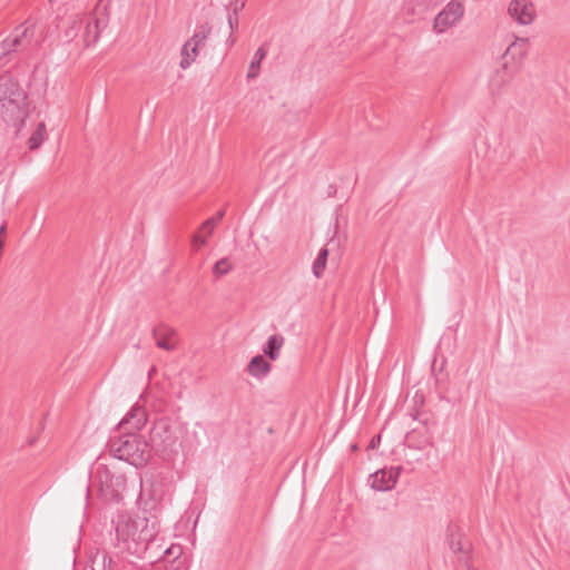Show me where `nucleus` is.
<instances>
[{"label":"nucleus","mask_w":570,"mask_h":570,"mask_svg":"<svg viewBox=\"0 0 570 570\" xmlns=\"http://www.w3.org/2000/svg\"><path fill=\"white\" fill-rule=\"evenodd\" d=\"M42 42L36 23L26 21L0 42V66L7 65L12 53H32Z\"/></svg>","instance_id":"obj_3"},{"label":"nucleus","mask_w":570,"mask_h":570,"mask_svg":"<svg viewBox=\"0 0 570 570\" xmlns=\"http://www.w3.org/2000/svg\"><path fill=\"white\" fill-rule=\"evenodd\" d=\"M224 212L217 213V215L214 217L216 219V224L223 218Z\"/></svg>","instance_id":"obj_29"},{"label":"nucleus","mask_w":570,"mask_h":570,"mask_svg":"<svg viewBox=\"0 0 570 570\" xmlns=\"http://www.w3.org/2000/svg\"><path fill=\"white\" fill-rule=\"evenodd\" d=\"M284 342L285 340L281 334H274L269 336L263 347L264 354L272 361L277 360L279 357L281 348L283 347Z\"/></svg>","instance_id":"obj_15"},{"label":"nucleus","mask_w":570,"mask_h":570,"mask_svg":"<svg viewBox=\"0 0 570 570\" xmlns=\"http://www.w3.org/2000/svg\"><path fill=\"white\" fill-rule=\"evenodd\" d=\"M115 524L116 546L121 552L139 554L155 537V529L149 527L147 518L132 519L121 514Z\"/></svg>","instance_id":"obj_1"},{"label":"nucleus","mask_w":570,"mask_h":570,"mask_svg":"<svg viewBox=\"0 0 570 570\" xmlns=\"http://www.w3.org/2000/svg\"><path fill=\"white\" fill-rule=\"evenodd\" d=\"M449 542L450 548L453 552H465L464 544L461 542V539L455 534L451 533Z\"/></svg>","instance_id":"obj_22"},{"label":"nucleus","mask_w":570,"mask_h":570,"mask_svg":"<svg viewBox=\"0 0 570 570\" xmlns=\"http://www.w3.org/2000/svg\"><path fill=\"white\" fill-rule=\"evenodd\" d=\"M371 446L374 448L375 446V442L374 440L371 442Z\"/></svg>","instance_id":"obj_32"},{"label":"nucleus","mask_w":570,"mask_h":570,"mask_svg":"<svg viewBox=\"0 0 570 570\" xmlns=\"http://www.w3.org/2000/svg\"><path fill=\"white\" fill-rule=\"evenodd\" d=\"M245 8V1L243 0H230L228 4V12L238 14Z\"/></svg>","instance_id":"obj_25"},{"label":"nucleus","mask_w":570,"mask_h":570,"mask_svg":"<svg viewBox=\"0 0 570 570\" xmlns=\"http://www.w3.org/2000/svg\"><path fill=\"white\" fill-rule=\"evenodd\" d=\"M95 478H98L100 483H105L107 485L110 481L109 472L106 469H104V471H101V469L98 468Z\"/></svg>","instance_id":"obj_27"},{"label":"nucleus","mask_w":570,"mask_h":570,"mask_svg":"<svg viewBox=\"0 0 570 570\" xmlns=\"http://www.w3.org/2000/svg\"><path fill=\"white\" fill-rule=\"evenodd\" d=\"M0 107L3 120L19 131L29 116L27 94L8 73L0 76Z\"/></svg>","instance_id":"obj_2"},{"label":"nucleus","mask_w":570,"mask_h":570,"mask_svg":"<svg viewBox=\"0 0 570 570\" xmlns=\"http://www.w3.org/2000/svg\"><path fill=\"white\" fill-rule=\"evenodd\" d=\"M210 33L212 26L208 22H204L196 28L194 36L181 48V60L179 63L181 69L190 67L199 53V48L205 45Z\"/></svg>","instance_id":"obj_6"},{"label":"nucleus","mask_w":570,"mask_h":570,"mask_svg":"<svg viewBox=\"0 0 570 570\" xmlns=\"http://www.w3.org/2000/svg\"><path fill=\"white\" fill-rule=\"evenodd\" d=\"M156 345L165 351H174L177 346V333L167 325H158L153 330Z\"/></svg>","instance_id":"obj_12"},{"label":"nucleus","mask_w":570,"mask_h":570,"mask_svg":"<svg viewBox=\"0 0 570 570\" xmlns=\"http://www.w3.org/2000/svg\"><path fill=\"white\" fill-rule=\"evenodd\" d=\"M150 449L156 451L165 450L171 443L170 428L165 421H158L154 424L149 434Z\"/></svg>","instance_id":"obj_11"},{"label":"nucleus","mask_w":570,"mask_h":570,"mask_svg":"<svg viewBox=\"0 0 570 570\" xmlns=\"http://www.w3.org/2000/svg\"><path fill=\"white\" fill-rule=\"evenodd\" d=\"M183 548L179 544H171L167 548L163 556L164 563H170L174 570H180L184 567V560L180 559Z\"/></svg>","instance_id":"obj_16"},{"label":"nucleus","mask_w":570,"mask_h":570,"mask_svg":"<svg viewBox=\"0 0 570 570\" xmlns=\"http://www.w3.org/2000/svg\"><path fill=\"white\" fill-rule=\"evenodd\" d=\"M440 1H441V0H423V3H424V4H428V3H430V2H435V3H438V2H440Z\"/></svg>","instance_id":"obj_30"},{"label":"nucleus","mask_w":570,"mask_h":570,"mask_svg":"<svg viewBox=\"0 0 570 570\" xmlns=\"http://www.w3.org/2000/svg\"><path fill=\"white\" fill-rule=\"evenodd\" d=\"M327 257H328V249L323 247L318 252L317 257L313 262V266H312L313 274L316 278H320L323 275L324 269L326 267Z\"/></svg>","instance_id":"obj_19"},{"label":"nucleus","mask_w":570,"mask_h":570,"mask_svg":"<svg viewBox=\"0 0 570 570\" xmlns=\"http://www.w3.org/2000/svg\"><path fill=\"white\" fill-rule=\"evenodd\" d=\"M465 14V0H450L433 20V31L442 35L458 26Z\"/></svg>","instance_id":"obj_5"},{"label":"nucleus","mask_w":570,"mask_h":570,"mask_svg":"<svg viewBox=\"0 0 570 570\" xmlns=\"http://www.w3.org/2000/svg\"><path fill=\"white\" fill-rule=\"evenodd\" d=\"M227 21H228V26H229V29H230V42L234 43L235 39L232 37V35L238 28V14H234V13L228 12Z\"/></svg>","instance_id":"obj_23"},{"label":"nucleus","mask_w":570,"mask_h":570,"mask_svg":"<svg viewBox=\"0 0 570 570\" xmlns=\"http://www.w3.org/2000/svg\"><path fill=\"white\" fill-rule=\"evenodd\" d=\"M271 370V363H268L262 355L254 356L247 365V372L257 379L265 377Z\"/></svg>","instance_id":"obj_14"},{"label":"nucleus","mask_w":570,"mask_h":570,"mask_svg":"<svg viewBox=\"0 0 570 570\" xmlns=\"http://www.w3.org/2000/svg\"><path fill=\"white\" fill-rule=\"evenodd\" d=\"M202 233L203 232L199 230L193 236V245L196 249H199L202 246L206 245L207 238L209 237L206 234L203 235Z\"/></svg>","instance_id":"obj_24"},{"label":"nucleus","mask_w":570,"mask_h":570,"mask_svg":"<svg viewBox=\"0 0 570 570\" xmlns=\"http://www.w3.org/2000/svg\"><path fill=\"white\" fill-rule=\"evenodd\" d=\"M267 51L264 49V47H259L256 52L254 53V57L250 61L248 71H247V78L248 79H255L259 73V68L263 59L266 57Z\"/></svg>","instance_id":"obj_18"},{"label":"nucleus","mask_w":570,"mask_h":570,"mask_svg":"<svg viewBox=\"0 0 570 570\" xmlns=\"http://www.w3.org/2000/svg\"><path fill=\"white\" fill-rule=\"evenodd\" d=\"M509 14L520 24H531L537 16L535 7L530 0H512L508 8Z\"/></svg>","instance_id":"obj_9"},{"label":"nucleus","mask_w":570,"mask_h":570,"mask_svg":"<svg viewBox=\"0 0 570 570\" xmlns=\"http://www.w3.org/2000/svg\"><path fill=\"white\" fill-rule=\"evenodd\" d=\"M233 268L232 263L228 258L224 257L217 261L213 266V273L216 277H222L228 274Z\"/></svg>","instance_id":"obj_21"},{"label":"nucleus","mask_w":570,"mask_h":570,"mask_svg":"<svg viewBox=\"0 0 570 570\" xmlns=\"http://www.w3.org/2000/svg\"><path fill=\"white\" fill-rule=\"evenodd\" d=\"M46 137V125L45 122H39L33 134L28 139V147L30 150H35L39 148V146L45 141Z\"/></svg>","instance_id":"obj_20"},{"label":"nucleus","mask_w":570,"mask_h":570,"mask_svg":"<svg viewBox=\"0 0 570 570\" xmlns=\"http://www.w3.org/2000/svg\"><path fill=\"white\" fill-rule=\"evenodd\" d=\"M402 468L382 469L370 475L371 487L376 491H389L394 488Z\"/></svg>","instance_id":"obj_10"},{"label":"nucleus","mask_w":570,"mask_h":570,"mask_svg":"<svg viewBox=\"0 0 570 570\" xmlns=\"http://www.w3.org/2000/svg\"><path fill=\"white\" fill-rule=\"evenodd\" d=\"M147 422V414L142 406L134 405L129 413L120 421L119 426L129 432L139 431Z\"/></svg>","instance_id":"obj_13"},{"label":"nucleus","mask_w":570,"mask_h":570,"mask_svg":"<svg viewBox=\"0 0 570 570\" xmlns=\"http://www.w3.org/2000/svg\"><path fill=\"white\" fill-rule=\"evenodd\" d=\"M528 38H515V40L505 49L502 56V69L509 77L514 76L520 70L528 53Z\"/></svg>","instance_id":"obj_7"},{"label":"nucleus","mask_w":570,"mask_h":570,"mask_svg":"<svg viewBox=\"0 0 570 570\" xmlns=\"http://www.w3.org/2000/svg\"><path fill=\"white\" fill-rule=\"evenodd\" d=\"M105 11L106 9L100 10L98 4L94 14L87 18L83 32V42L87 47L96 43L101 31L108 26L109 19Z\"/></svg>","instance_id":"obj_8"},{"label":"nucleus","mask_w":570,"mask_h":570,"mask_svg":"<svg viewBox=\"0 0 570 570\" xmlns=\"http://www.w3.org/2000/svg\"><path fill=\"white\" fill-rule=\"evenodd\" d=\"M491 90L494 94V80H492V82H491Z\"/></svg>","instance_id":"obj_31"},{"label":"nucleus","mask_w":570,"mask_h":570,"mask_svg":"<svg viewBox=\"0 0 570 570\" xmlns=\"http://www.w3.org/2000/svg\"><path fill=\"white\" fill-rule=\"evenodd\" d=\"M134 570H158V569H156L153 564H147V566L134 569Z\"/></svg>","instance_id":"obj_28"},{"label":"nucleus","mask_w":570,"mask_h":570,"mask_svg":"<svg viewBox=\"0 0 570 570\" xmlns=\"http://www.w3.org/2000/svg\"><path fill=\"white\" fill-rule=\"evenodd\" d=\"M83 24V19L79 16H72L68 20V26L65 29V38L67 41L73 40L79 31L81 30Z\"/></svg>","instance_id":"obj_17"},{"label":"nucleus","mask_w":570,"mask_h":570,"mask_svg":"<svg viewBox=\"0 0 570 570\" xmlns=\"http://www.w3.org/2000/svg\"><path fill=\"white\" fill-rule=\"evenodd\" d=\"M108 448L112 456L127 461L136 468L145 466L151 458L149 443L135 432L111 438Z\"/></svg>","instance_id":"obj_4"},{"label":"nucleus","mask_w":570,"mask_h":570,"mask_svg":"<svg viewBox=\"0 0 570 570\" xmlns=\"http://www.w3.org/2000/svg\"><path fill=\"white\" fill-rule=\"evenodd\" d=\"M216 226V219L215 218H209L207 219L206 222L203 223L202 227H200V232H206V235L207 236H210L214 228Z\"/></svg>","instance_id":"obj_26"}]
</instances>
